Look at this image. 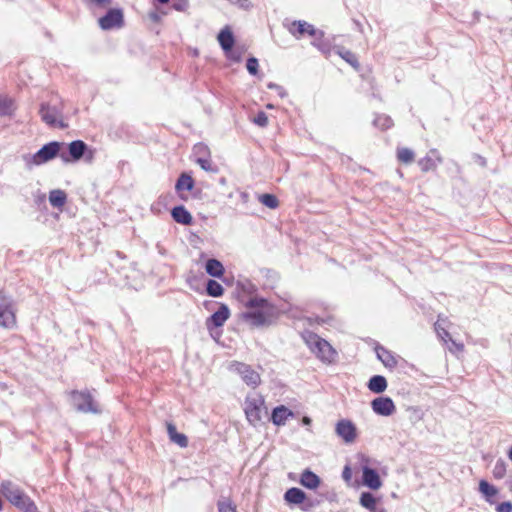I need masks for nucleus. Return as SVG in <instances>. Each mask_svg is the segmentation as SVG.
Wrapping results in <instances>:
<instances>
[{"label": "nucleus", "instance_id": "9d476101", "mask_svg": "<svg viewBox=\"0 0 512 512\" xmlns=\"http://www.w3.org/2000/svg\"><path fill=\"white\" fill-rule=\"evenodd\" d=\"M362 464V483L372 490H378L382 487V481L378 472L368 465V460L363 458Z\"/></svg>", "mask_w": 512, "mask_h": 512}, {"label": "nucleus", "instance_id": "e433bc0d", "mask_svg": "<svg viewBox=\"0 0 512 512\" xmlns=\"http://www.w3.org/2000/svg\"><path fill=\"white\" fill-rule=\"evenodd\" d=\"M311 44L316 47L319 51H321L324 55L328 56L330 53V46L325 42L323 38L321 40H312Z\"/></svg>", "mask_w": 512, "mask_h": 512}, {"label": "nucleus", "instance_id": "f8f14e48", "mask_svg": "<svg viewBox=\"0 0 512 512\" xmlns=\"http://www.w3.org/2000/svg\"><path fill=\"white\" fill-rule=\"evenodd\" d=\"M374 413L381 416H391L395 410V404L390 397H377L371 402Z\"/></svg>", "mask_w": 512, "mask_h": 512}, {"label": "nucleus", "instance_id": "2eb2a0df", "mask_svg": "<svg viewBox=\"0 0 512 512\" xmlns=\"http://www.w3.org/2000/svg\"><path fill=\"white\" fill-rule=\"evenodd\" d=\"M86 150H87V145L83 141H81V140L72 141L68 145V151H69L70 158L65 154H61V158L66 163H68L70 161L75 162V161L80 160L84 156Z\"/></svg>", "mask_w": 512, "mask_h": 512}, {"label": "nucleus", "instance_id": "4be33fe9", "mask_svg": "<svg viewBox=\"0 0 512 512\" xmlns=\"http://www.w3.org/2000/svg\"><path fill=\"white\" fill-rule=\"evenodd\" d=\"M218 41L224 51H229L234 45V37L228 27L223 28L218 34Z\"/></svg>", "mask_w": 512, "mask_h": 512}, {"label": "nucleus", "instance_id": "5fc2aeb1", "mask_svg": "<svg viewBox=\"0 0 512 512\" xmlns=\"http://www.w3.org/2000/svg\"><path fill=\"white\" fill-rule=\"evenodd\" d=\"M283 498L286 502H288V490L284 493Z\"/></svg>", "mask_w": 512, "mask_h": 512}, {"label": "nucleus", "instance_id": "79ce46f5", "mask_svg": "<svg viewBox=\"0 0 512 512\" xmlns=\"http://www.w3.org/2000/svg\"><path fill=\"white\" fill-rule=\"evenodd\" d=\"M254 123L260 127H265L268 123L267 115L264 112H259L253 119Z\"/></svg>", "mask_w": 512, "mask_h": 512}, {"label": "nucleus", "instance_id": "f3484780", "mask_svg": "<svg viewBox=\"0 0 512 512\" xmlns=\"http://www.w3.org/2000/svg\"><path fill=\"white\" fill-rule=\"evenodd\" d=\"M359 503L370 512H386V509L380 504V499L370 492L361 493Z\"/></svg>", "mask_w": 512, "mask_h": 512}, {"label": "nucleus", "instance_id": "4d7b16f0", "mask_svg": "<svg viewBox=\"0 0 512 512\" xmlns=\"http://www.w3.org/2000/svg\"><path fill=\"white\" fill-rule=\"evenodd\" d=\"M158 1H159L160 3H162V4H165V3H167L169 0H158Z\"/></svg>", "mask_w": 512, "mask_h": 512}, {"label": "nucleus", "instance_id": "f257e3e1", "mask_svg": "<svg viewBox=\"0 0 512 512\" xmlns=\"http://www.w3.org/2000/svg\"><path fill=\"white\" fill-rule=\"evenodd\" d=\"M244 308L241 318L249 326L261 327L269 323L272 307L265 299L251 297L245 302Z\"/></svg>", "mask_w": 512, "mask_h": 512}, {"label": "nucleus", "instance_id": "f03ea898", "mask_svg": "<svg viewBox=\"0 0 512 512\" xmlns=\"http://www.w3.org/2000/svg\"><path fill=\"white\" fill-rule=\"evenodd\" d=\"M303 341L311 352L323 363L331 364L336 360V350L325 339L317 334L305 331L301 334Z\"/></svg>", "mask_w": 512, "mask_h": 512}, {"label": "nucleus", "instance_id": "7c9ffc66", "mask_svg": "<svg viewBox=\"0 0 512 512\" xmlns=\"http://www.w3.org/2000/svg\"><path fill=\"white\" fill-rule=\"evenodd\" d=\"M397 158L400 162L404 164H410L414 160V152L409 148H398Z\"/></svg>", "mask_w": 512, "mask_h": 512}, {"label": "nucleus", "instance_id": "412c9836", "mask_svg": "<svg viewBox=\"0 0 512 512\" xmlns=\"http://www.w3.org/2000/svg\"><path fill=\"white\" fill-rule=\"evenodd\" d=\"M376 354L378 359L383 363V365L389 369H393L397 365V360L395 356L388 350L383 347L376 348Z\"/></svg>", "mask_w": 512, "mask_h": 512}, {"label": "nucleus", "instance_id": "a18cd8bd", "mask_svg": "<svg viewBox=\"0 0 512 512\" xmlns=\"http://www.w3.org/2000/svg\"><path fill=\"white\" fill-rule=\"evenodd\" d=\"M496 511L497 512H512V504L510 502H502L497 506Z\"/></svg>", "mask_w": 512, "mask_h": 512}, {"label": "nucleus", "instance_id": "dca6fc26", "mask_svg": "<svg viewBox=\"0 0 512 512\" xmlns=\"http://www.w3.org/2000/svg\"><path fill=\"white\" fill-rule=\"evenodd\" d=\"M441 162L442 157L439 151L436 149H431L424 158L419 160L418 164L422 171L428 172L435 170Z\"/></svg>", "mask_w": 512, "mask_h": 512}, {"label": "nucleus", "instance_id": "49530a36", "mask_svg": "<svg viewBox=\"0 0 512 512\" xmlns=\"http://www.w3.org/2000/svg\"><path fill=\"white\" fill-rule=\"evenodd\" d=\"M92 4L97 7L105 8L111 5L112 0H89Z\"/></svg>", "mask_w": 512, "mask_h": 512}, {"label": "nucleus", "instance_id": "3c124183", "mask_svg": "<svg viewBox=\"0 0 512 512\" xmlns=\"http://www.w3.org/2000/svg\"><path fill=\"white\" fill-rule=\"evenodd\" d=\"M302 423L306 426L310 425L311 424V419L309 417H303L302 419Z\"/></svg>", "mask_w": 512, "mask_h": 512}, {"label": "nucleus", "instance_id": "ea45409f", "mask_svg": "<svg viewBox=\"0 0 512 512\" xmlns=\"http://www.w3.org/2000/svg\"><path fill=\"white\" fill-rule=\"evenodd\" d=\"M218 510L219 512H236V508L228 500L219 501Z\"/></svg>", "mask_w": 512, "mask_h": 512}, {"label": "nucleus", "instance_id": "9b49d317", "mask_svg": "<svg viewBox=\"0 0 512 512\" xmlns=\"http://www.w3.org/2000/svg\"><path fill=\"white\" fill-rule=\"evenodd\" d=\"M41 119L50 126H59L61 128L66 127L62 122L59 110L56 107H52L49 104H42L40 107Z\"/></svg>", "mask_w": 512, "mask_h": 512}, {"label": "nucleus", "instance_id": "c756f323", "mask_svg": "<svg viewBox=\"0 0 512 512\" xmlns=\"http://www.w3.org/2000/svg\"><path fill=\"white\" fill-rule=\"evenodd\" d=\"M14 110L15 105L11 98L0 97V116L11 115Z\"/></svg>", "mask_w": 512, "mask_h": 512}, {"label": "nucleus", "instance_id": "473e14b6", "mask_svg": "<svg viewBox=\"0 0 512 512\" xmlns=\"http://www.w3.org/2000/svg\"><path fill=\"white\" fill-rule=\"evenodd\" d=\"M375 127L386 130L393 125L392 119L387 115H378L373 121Z\"/></svg>", "mask_w": 512, "mask_h": 512}, {"label": "nucleus", "instance_id": "6e6552de", "mask_svg": "<svg viewBox=\"0 0 512 512\" xmlns=\"http://www.w3.org/2000/svg\"><path fill=\"white\" fill-rule=\"evenodd\" d=\"M62 146L63 143L59 142H50L44 145L38 152L31 156V163L40 165L53 159L59 153ZM28 163H30V161H28Z\"/></svg>", "mask_w": 512, "mask_h": 512}, {"label": "nucleus", "instance_id": "5701e85b", "mask_svg": "<svg viewBox=\"0 0 512 512\" xmlns=\"http://www.w3.org/2000/svg\"><path fill=\"white\" fill-rule=\"evenodd\" d=\"M367 386L374 393H382L387 388V381L384 376L375 375L370 378Z\"/></svg>", "mask_w": 512, "mask_h": 512}, {"label": "nucleus", "instance_id": "a211bd4d", "mask_svg": "<svg viewBox=\"0 0 512 512\" xmlns=\"http://www.w3.org/2000/svg\"><path fill=\"white\" fill-rule=\"evenodd\" d=\"M229 315V308L226 305L222 304L219 307V309L207 319L206 324L208 327H210V325H213L215 327H221L229 318Z\"/></svg>", "mask_w": 512, "mask_h": 512}, {"label": "nucleus", "instance_id": "423d86ee", "mask_svg": "<svg viewBox=\"0 0 512 512\" xmlns=\"http://www.w3.org/2000/svg\"><path fill=\"white\" fill-rule=\"evenodd\" d=\"M72 404L80 412L95 414L100 412L97 403L89 393L73 391Z\"/></svg>", "mask_w": 512, "mask_h": 512}, {"label": "nucleus", "instance_id": "cd10ccee", "mask_svg": "<svg viewBox=\"0 0 512 512\" xmlns=\"http://www.w3.org/2000/svg\"><path fill=\"white\" fill-rule=\"evenodd\" d=\"M288 418V410L285 406L276 407L273 410L271 419L276 425H284Z\"/></svg>", "mask_w": 512, "mask_h": 512}, {"label": "nucleus", "instance_id": "4468645a", "mask_svg": "<svg viewBox=\"0 0 512 512\" xmlns=\"http://www.w3.org/2000/svg\"><path fill=\"white\" fill-rule=\"evenodd\" d=\"M16 324L15 312L10 302L3 300L0 303V326L12 328Z\"/></svg>", "mask_w": 512, "mask_h": 512}, {"label": "nucleus", "instance_id": "c85d7f7f", "mask_svg": "<svg viewBox=\"0 0 512 512\" xmlns=\"http://www.w3.org/2000/svg\"><path fill=\"white\" fill-rule=\"evenodd\" d=\"M337 54L355 69L359 67L358 60L355 54L352 53L351 51L346 50L344 48H337Z\"/></svg>", "mask_w": 512, "mask_h": 512}, {"label": "nucleus", "instance_id": "39448f33", "mask_svg": "<svg viewBox=\"0 0 512 512\" xmlns=\"http://www.w3.org/2000/svg\"><path fill=\"white\" fill-rule=\"evenodd\" d=\"M290 34L297 39L311 37L312 40H321L324 38V32L316 29L312 24L306 21H294L290 24Z\"/></svg>", "mask_w": 512, "mask_h": 512}, {"label": "nucleus", "instance_id": "6ab92c4d", "mask_svg": "<svg viewBox=\"0 0 512 512\" xmlns=\"http://www.w3.org/2000/svg\"><path fill=\"white\" fill-rule=\"evenodd\" d=\"M299 482L302 486H304L307 489L315 490L319 487L321 480L320 478L313 473L311 470L306 469L301 474V477L299 479Z\"/></svg>", "mask_w": 512, "mask_h": 512}, {"label": "nucleus", "instance_id": "aec40b11", "mask_svg": "<svg viewBox=\"0 0 512 512\" xmlns=\"http://www.w3.org/2000/svg\"><path fill=\"white\" fill-rule=\"evenodd\" d=\"M171 215L173 219L182 225H190L192 223V215L184 206H176L172 209Z\"/></svg>", "mask_w": 512, "mask_h": 512}, {"label": "nucleus", "instance_id": "b1692460", "mask_svg": "<svg viewBox=\"0 0 512 512\" xmlns=\"http://www.w3.org/2000/svg\"><path fill=\"white\" fill-rule=\"evenodd\" d=\"M194 187V181L192 177L186 173H182L178 178L175 189L177 192L181 193L182 191H191Z\"/></svg>", "mask_w": 512, "mask_h": 512}, {"label": "nucleus", "instance_id": "c9c22d12", "mask_svg": "<svg viewBox=\"0 0 512 512\" xmlns=\"http://www.w3.org/2000/svg\"><path fill=\"white\" fill-rule=\"evenodd\" d=\"M506 474V463L499 459L493 468V475L497 479H502Z\"/></svg>", "mask_w": 512, "mask_h": 512}, {"label": "nucleus", "instance_id": "f704fd0d", "mask_svg": "<svg viewBox=\"0 0 512 512\" xmlns=\"http://www.w3.org/2000/svg\"><path fill=\"white\" fill-rule=\"evenodd\" d=\"M480 492L485 495L487 498L493 497L497 494V489L490 485L487 481L481 480L479 483Z\"/></svg>", "mask_w": 512, "mask_h": 512}, {"label": "nucleus", "instance_id": "13d9d810", "mask_svg": "<svg viewBox=\"0 0 512 512\" xmlns=\"http://www.w3.org/2000/svg\"><path fill=\"white\" fill-rule=\"evenodd\" d=\"M457 348L462 350L463 349V345L462 344L461 345H457Z\"/></svg>", "mask_w": 512, "mask_h": 512}, {"label": "nucleus", "instance_id": "393cba45", "mask_svg": "<svg viewBox=\"0 0 512 512\" xmlns=\"http://www.w3.org/2000/svg\"><path fill=\"white\" fill-rule=\"evenodd\" d=\"M205 268H206V272L209 275L216 277V278L221 277L224 273V267H223L222 263L220 261H218L217 259H209L206 262Z\"/></svg>", "mask_w": 512, "mask_h": 512}, {"label": "nucleus", "instance_id": "8fccbe9b", "mask_svg": "<svg viewBox=\"0 0 512 512\" xmlns=\"http://www.w3.org/2000/svg\"><path fill=\"white\" fill-rule=\"evenodd\" d=\"M186 6H187V2H186V1H184V2H182V3H174V4H173V7H174L176 10H178V11H182V10H184Z\"/></svg>", "mask_w": 512, "mask_h": 512}, {"label": "nucleus", "instance_id": "ddd939ff", "mask_svg": "<svg viewBox=\"0 0 512 512\" xmlns=\"http://www.w3.org/2000/svg\"><path fill=\"white\" fill-rule=\"evenodd\" d=\"M335 432L346 443L354 442L357 436L355 425L352 421L347 419H342L337 422Z\"/></svg>", "mask_w": 512, "mask_h": 512}, {"label": "nucleus", "instance_id": "a19ab883", "mask_svg": "<svg viewBox=\"0 0 512 512\" xmlns=\"http://www.w3.org/2000/svg\"><path fill=\"white\" fill-rule=\"evenodd\" d=\"M171 441L182 448H185L188 445V438L186 437V435L182 433H177L176 435H174Z\"/></svg>", "mask_w": 512, "mask_h": 512}, {"label": "nucleus", "instance_id": "0eeeda50", "mask_svg": "<svg viewBox=\"0 0 512 512\" xmlns=\"http://www.w3.org/2000/svg\"><path fill=\"white\" fill-rule=\"evenodd\" d=\"M230 370L240 375L242 380L248 385L255 388L260 383V375L249 365L235 362L230 365Z\"/></svg>", "mask_w": 512, "mask_h": 512}, {"label": "nucleus", "instance_id": "37998d69", "mask_svg": "<svg viewBox=\"0 0 512 512\" xmlns=\"http://www.w3.org/2000/svg\"><path fill=\"white\" fill-rule=\"evenodd\" d=\"M197 163L200 165V167L205 170V171H211L213 172L214 169L212 167V164L209 160L207 159H203V158H198L197 159Z\"/></svg>", "mask_w": 512, "mask_h": 512}, {"label": "nucleus", "instance_id": "72a5a7b5", "mask_svg": "<svg viewBox=\"0 0 512 512\" xmlns=\"http://www.w3.org/2000/svg\"><path fill=\"white\" fill-rule=\"evenodd\" d=\"M259 202L270 209H275L278 206V199L272 194H262L258 197Z\"/></svg>", "mask_w": 512, "mask_h": 512}, {"label": "nucleus", "instance_id": "603ef678", "mask_svg": "<svg viewBox=\"0 0 512 512\" xmlns=\"http://www.w3.org/2000/svg\"><path fill=\"white\" fill-rule=\"evenodd\" d=\"M438 334H439L442 338H444V336H448V335H449V333H448L446 330H444V329H442V333H441V332H438Z\"/></svg>", "mask_w": 512, "mask_h": 512}, {"label": "nucleus", "instance_id": "bb28decb", "mask_svg": "<svg viewBox=\"0 0 512 512\" xmlns=\"http://www.w3.org/2000/svg\"><path fill=\"white\" fill-rule=\"evenodd\" d=\"M49 202L55 208H61L66 203V194L64 191L56 189L49 194Z\"/></svg>", "mask_w": 512, "mask_h": 512}, {"label": "nucleus", "instance_id": "4c0bfd02", "mask_svg": "<svg viewBox=\"0 0 512 512\" xmlns=\"http://www.w3.org/2000/svg\"><path fill=\"white\" fill-rule=\"evenodd\" d=\"M311 44L316 47L319 51H321L324 55L328 56L330 53V46L325 42L323 38L321 40H312Z\"/></svg>", "mask_w": 512, "mask_h": 512}, {"label": "nucleus", "instance_id": "6e6d98bb", "mask_svg": "<svg viewBox=\"0 0 512 512\" xmlns=\"http://www.w3.org/2000/svg\"><path fill=\"white\" fill-rule=\"evenodd\" d=\"M508 457L512 461V447L509 450Z\"/></svg>", "mask_w": 512, "mask_h": 512}, {"label": "nucleus", "instance_id": "7ed1b4c3", "mask_svg": "<svg viewBox=\"0 0 512 512\" xmlns=\"http://www.w3.org/2000/svg\"><path fill=\"white\" fill-rule=\"evenodd\" d=\"M1 493L11 504L16 506L22 512H38L34 501L12 481H2Z\"/></svg>", "mask_w": 512, "mask_h": 512}, {"label": "nucleus", "instance_id": "1a4fd4ad", "mask_svg": "<svg viewBox=\"0 0 512 512\" xmlns=\"http://www.w3.org/2000/svg\"><path fill=\"white\" fill-rule=\"evenodd\" d=\"M98 23L103 30L121 28L124 24L123 12L120 9H110L106 15L99 18Z\"/></svg>", "mask_w": 512, "mask_h": 512}, {"label": "nucleus", "instance_id": "a878e982", "mask_svg": "<svg viewBox=\"0 0 512 512\" xmlns=\"http://www.w3.org/2000/svg\"><path fill=\"white\" fill-rule=\"evenodd\" d=\"M306 494L299 488H290V504H304L303 510L308 509L311 505L305 503Z\"/></svg>", "mask_w": 512, "mask_h": 512}, {"label": "nucleus", "instance_id": "864d4df0", "mask_svg": "<svg viewBox=\"0 0 512 512\" xmlns=\"http://www.w3.org/2000/svg\"><path fill=\"white\" fill-rule=\"evenodd\" d=\"M195 149L200 152L201 150H204L205 147H203L202 145H197L195 146Z\"/></svg>", "mask_w": 512, "mask_h": 512}, {"label": "nucleus", "instance_id": "09e8293b", "mask_svg": "<svg viewBox=\"0 0 512 512\" xmlns=\"http://www.w3.org/2000/svg\"><path fill=\"white\" fill-rule=\"evenodd\" d=\"M234 4H238L240 7L244 9H248L250 7V1L249 0H230Z\"/></svg>", "mask_w": 512, "mask_h": 512}, {"label": "nucleus", "instance_id": "de8ad7c7", "mask_svg": "<svg viewBox=\"0 0 512 512\" xmlns=\"http://www.w3.org/2000/svg\"><path fill=\"white\" fill-rule=\"evenodd\" d=\"M167 433L170 440L178 433L174 424L167 423Z\"/></svg>", "mask_w": 512, "mask_h": 512}, {"label": "nucleus", "instance_id": "c03bdc74", "mask_svg": "<svg viewBox=\"0 0 512 512\" xmlns=\"http://www.w3.org/2000/svg\"><path fill=\"white\" fill-rule=\"evenodd\" d=\"M342 478L343 480L348 484L350 485L351 483V480H352V470L350 468V466L346 465L343 469V472H342Z\"/></svg>", "mask_w": 512, "mask_h": 512}, {"label": "nucleus", "instance_id": "58836bf2", "mask_svg": "<svg viewBox=\"0 0 512 512\" xmlns=\"http://www.w3.org/2000/svg\"><path fill=\"white\" fill-rule=\"evenodd\" d=\"M246 67L251 75H257L259 67L258 60L254 57H250L247 60Z\"/></svg>", "mask_w": 512, "mask_h": 512}, {"label": "nucleus", "instance_id": "2f4dec72", "mask_svg": "<svg viewBox=\"0 0 512 512\" xmlns=\"http://www.w3.org/2000/svg\"><path fill=\"white\" fill-rule=\"evenodd\" d=\"M207 293L212 297H219L223 294L224 289L220 283L215 280H209L206 286Z\"/></svg>", "mask_w": 512, "mask_h": 512}, {"label": "nucleus", "instance_id": "20e7f679", "mask_svg": "<svg viewBox=\"0 0 512 512\" xmlns=\"http://www.w3.org/2000/svg\"><path fill=\"white\" fill-rule=\"evenodd\" d=\"M244 410L248 421L256 425L261 421L262 414L266 413L264 399L257 393L249 394L245 400Z\"/></svg>", "mask_w": 512, "mask_h": 512}]
</instances>
